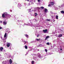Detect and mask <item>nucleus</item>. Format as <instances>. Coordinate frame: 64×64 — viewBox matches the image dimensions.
<instances>
[{
	"label": "nucleus",
	"mask_w": 64,
	"mask_h": 64,
	"mask_svg": "<svg viewBox=\"0 0 64 64\" xmlns=\"http://www.w3.org/2000/svg\"><path fill=\"white\" fill-rule=\"evenodd\" d=\"M8 15L7 12H4L2 14V17L4 18L5 17H6Z\"/></svg>",
	"instance_id": "obj_1"
},
{
	"label": "nucleus",
	"mask_w": 64,
	"mask_h": 64,
	"mask_svg": "<svg viewBox=\"0 0 64 64\" xmlns=\"http://www.w3.org/2000/svg\"><path fill=\"white\" fill-rule=\"evenodd\" d=\"M48 12V10L46 8L44 9V13H46L47 12Z\"/></svg>",
	"instance_id": "obj_2"
},
{
	"label": "nucleus",
	"mask_w": 64,
	"mask_h": 64,
	"mask_svg": "<svg viewBox=\"0 0 64 64\" xmlns=\"http://www.w3.org/2000/svg\"><path fill=\"white\" fill-rule=\"evenodd\" d=\"M7 22L4 21L3 22V24L4 25H6V24H7Z\"/></svg>",
	"instance_id": "obj_3"
},
{
	"label": "nucleus",
	"mask_w": 64,
	"mask_h": 64,
	"mask_svg": "<svg viewBox=\"0 0 64 64\" xmlns=\"http://www.w3.org/2000/svg\"><path fill=\"white\" fill-rule=\"evenodd\" d=\"M22 6V5H21V4H18V8H20V7H21Z\"/></svg>",
	"instance_id": "obj_4"
},
{
	"label": "nucleus",
	"mask_w": 64,
	"mask_h": 64,
	"mask_svg": "<svg viewBox=\"0 0 64 64\" xmlns=\"http://www.w3.org/2000/svg\"><path fill=\"white\" fill-rule=\"evenodd\" d=\"M47 31H48V30L47 29L44 30H43V32H44V33H46V32H47Z\"/></svg>",
	"instance_id": "obj_5"
},
{
	"label": "nucleus",
	"mask_w": 64,
	"mask_h": 64,
	"mask_svg": "<svg viewBox=\"0 0 64 64\" xmlns=\"http://www.w3.org/2000/svg\"><path fill=\"white\" fill-rule=\"evenodd\" d=\"M50 4L52 5V6H53V5H54V2H50Z\"/></svg>",
	"instance_id": "obj_6"
},
{
	"label": "nucleus",
	"mask_w": 64,
	"mask_h": 64,
	"mask_svg": "<svg viewBox=\"0 0 64 64\" xmlns=\"http://www.w3.org/2000/svg\"><path fill=\"white\" fill-rule=\"evenodd\" d=\"M10 43H8L7 44L6 46L8 47H9L10 46Z\"/></svg>",
	"instance_id": "obj_7"
},
{
	"label": "nucleus",
	"mask_w": 64,
	"mask_h": 64,
	"mask_svg": "<svg viewBox=\"0 0 64 64\" xmlns=\"http://www.w3.org/2000/svg\"><path fill=\"white\" fill-rule=\"evenodd\" d=\"M9 62L10 64H11L12 63V60L11 59H10Z\"/></svg>",
	"instance_id": "obj_8"
},
{
	"label": "nucleus",
	"mask_w": 64,
	"mask_h": 64,
	"mask_svg": "<svg viewBox=\"0 0 64 64\" xmlns=\"http://www.w3.org/2000/svg\"><path fill=\"white\" fill-rule=\"evenodd\" d=\"M62 36V34H60L58 36V37L59 38H60V37H61Z\"/></svg>",
	"instance_id": "obj_9"
},
{
	"label": "nucleus",
	"mask_w": 64,
	"mask_h": 64,
	"mask_svg": "<svg viewBox=\"0 0 64 64\" xmlns=\"http://www.w3.org/2000/svg\"><path fill=\"white\" fill-rule=\"evenodd\" d=\"M48 38H49V36H46V38L45 39V40H47V39H48Z\"/></svg>",
	"instance_id": "obj_10"
},
{
	"label": "nucleus",
	"mask_w": 64,
	"mask_h": 64,
	"mask_svg": "<svg viewBox=\"0 0 64 64\" xmlns=\"http://www.w3.org/2000/svg\"><path fill=\"white\" fill-rule=\"evenodd\" d=\"M3 48L2 47H1L0 48V50L1 51H2L3 50Z\"/></svg>",
	"instance_id": "obj_11"
},
{
	"label": "nucleus",
	"mask_w": 64,
	"mask_h": 64,
	"mask_svg": "<svg viewBox=\"0 0 64 64\" xmlns=\"http://www.w3.org/2000/svg\"><path fill=\"white\" fill-rule=\"evenodd\" d=\"M62 14H64V11L63 10H62L60 12Z\"/></svg>",
	"instance_id": "obj_12"
},
{
	"label": "nucleus",
	"mask_w": 64,
	"mask_h": 64,
	"mask_svg": "<svg viewBox=\"0 0 64 64\" xmlns=\"http://www.w3.org/2000/svg\"><path fill=\"white\" fill-rule=\"evenodd\" d=\"M40 38H39L38 39L37 38L36 39V40L37 41H40Z\"/></svg>",
	"instance_id": "obj_13"
},
{
	"label": "nucleus",
	"mask_w": 64,
	"mask_h": 64,
	"mask_svg": "<svg viewBox=\"0 0 64 64\" xmlns=\"http://www.w3.org/2000/svg\"><path fill=\"white\" fill-rule=\"evenodd\" d=\"M6 33H5V34L4 35V38H6Z\"/></svg>",
	"instance_id": "obj_14"
},
{
	"label": "nucleus",
	"mask_w": 64,
	"mask_h": 64,
	"mask_svg": "<svg viewBox=\"0 0 64 64\" xmlns=\"http://www.w3.org/2000/svg\"><path fill=\"white\" fill-rule=\"evenodd\" d=\"M25 48L26 49H27L28 48V47H27V46L26 45L25 46Z\"/></svg>",
	"instance_id": "obj_15"
},
{
	"label": "nucleus",
	"mask_w": 64,
	"mask_h": 64,
	"mask_svg": "<svg viewBox=\"0 0 64 64\" xmlns=\"http://www.w3.org/2000/svg\"><path fill=\"white\" fill-rule=\"evenodd\" d=\"M56 19H58V16L57 15H56Z\"/></svg>",
	"instance_id": "obj_16"
},
{
	"label": "nucleus",
	"mask_w": 64,
	"mask_h": 64,
	"mask_svg": "<svg viewBox=\"0 0 64 64\" xmlns=\"http://www.w3.org/2000/svg\"><path fill=\"white\" fill-rule=\"evenodd\" d=\"M25 36L26 37H27V38H28V35L27 34H25Z\"/></svg>",
	"instance_id": "obj_17"
},
{
	"label": "nucleus",
	"mask_w": 64,
	"mask_h": 64,
	"mask_svg": "<svg viewBox=\"0 0 64 64\" xmlns=\"http://www.w3.org/2000/svg\"><path fill=\"white\" fill-rule=\"evenodd\" d=\"M34 61H32V64H34Z\"/></svg>",
	"instance_id": "obj_18"
},
{
	"label": "nucleus",
	"mask_w": 64,
	"mask_h": 64,
	"mask_svg": "<svg viewBox=\"0 0 64 64\" xmlns=\"http://www.w3.org/2000/svg\"><path fill=\"white\" fill-rule=\"evenodd\" d=\"M40 8L42 9H44V7L43 6H41L40 7Z\"/></svg>",
	"instance_id": "obj_19"
},
{
	"label": "nucleus",
	"mask_w": 64,
	"mask_h": 64,
	"mask_svg": "<svg viewBox=\"0 0 64 64\" xmlns=\"http://www.w3.org/2000/svg\"><path fill=\"white\" fill-rule=\"evenodd\" d=\"M46 21H50V20H48V19H47L46 20Z\"/></svg>",
	"instance_id": "obj_20"
},
{
	"label": "nucleus",
	"mask_w": 64,
	"mask_h": 64,
	"mask_svg": "<svg viewBox=\"0 0 64 64\" xmlns=\"http://www.w3.org/2000/svg\"><path fill=\"white\" fill-rule=\"evenodd\" d=\"M47 45H50V44L49 42H47L46 44Z\"/></svg>",
	"instance_id": "obj_21"
},
{
	"label": "nucleus",
	"mask_w": 64,
	"mask_h": 64,
	"mask_svg": "<svg viewBox=\"0 0 64 64\" xmlns=\"http://www.w3.org/2000/svg\"><path fill=\"white\" fill-rule=\"evenodd\" d=\"M45 51H46V52H47V50H46V49H45Z\"/></svg>",
	"instance_id": "obj_22"
},
{
	"label": "nucleus",
	"mask_w": 64,
	"mask_h": 64,
	"mask_svg": "<svg viewBox=\"0 0 64 64\" xmlns=\"http://www.w3.org/2000/svg\"><path fill=\"white\" fill-rule=\"evenodd\" d=\"M50 6H51V4H49L48 5V7H50Z\"/></svg>",
	"instance_id": "obj_23"
},
{
	"label": "nucleus",
	"mask_w": 64,
	"mask_h": 64,
	"mask_svg": "<svg viewBox=\"0 0 64 64\" xmlns=\"http://www.w3.org/2000/svg\"><path fill=\"white\" fill-rule=\"evenodd\" d=\"M40 35V34H38L37 36V37H39V36Z\"/></svg>",
	"instance_id": "obj_24"
},
{
	"label": "nucleus",
	"mask_w": 64,
	"mask_h": 64,
	"mask_svg": "<svg viewBox=\"0 0 64 64\" xmlns=\"http://www.w3.org/2000/svg\"><path fill=\"white\" fill-rule=\"evenodd\" d=\"M38 0V2H40V0Z\"/></svg>",
	"instance_id": "obj_25"
},
{
	"label": "nucleus",
	"mask_w": 64,
	"mask_h": 64,
	"mask_svg": "<svg viewBox=\"0 0 64 64\" xmlns=\"http://www.w3.org/2000/svg\"><path fill=\"white\" fill-rule=\"evenodd\" d=\"M2 27H0V30L1 29H2Z\"/></svg>",
	"instance_id": "obj_26"
},
{
	"label": "nucleus",
	"mask_w": 64,
	"mask_h": 64,
	"mask_svg": "<svg viewBox=\"0 0 64 64\" xmlns=\"http://www.w3.org/2000/svg\"><path fill=\"white\" fill-rule=\"evenodd\" d=\"M24 44H26V41H24Z\"/></svg>",
	"instance_id": "obj_27"
},
{
	"label": "nucleus",
	"mask_w": 64,
	"mask_h": 64,
	"mask_svg": "<svg viewBox=\"0 0 64 64\" xmlns=\"http://www.w3.org/2000/svg\"><path fill=\"white\" fill-rule=\"evenodd\" d=\"M35 14L36 15H38V14H37V13H35Z\"/></svg>",
	"instance_id": "obj_28"
},
{
	"label": "nucleus",
	"mask_w": 64,
	"mask_h": 64,
	"mask_svg": "<svg viewBox=\"0 0 64 64\" xmlns=\"http://www.w3.org/2000/svg\"><path fill=\"white\" fill-rule=\"evenodd\" d=\"M38 9H40V8L38 7Z\"/></svg>",
	"instance_id": "obj_29"
},
{
	"label": "nucleus",
	"mask_w": 64,
	"mask_h": 64,
	"mask_svg": "<svg viewBox=\"0 0 64 64\" xmlns=\"http://www.w3.org/2000/svg\"><path fill=\"white\" fill-rule=\"evenodd\" d=\"M0 23H2V21H0Z\"/></svg>",
	"instance_id": "obj_30"
},
{
	"label": "nucleus",
	"mask_w": 64,
	"mask_h": 64,
	"mask_svg": "<svg viewBox=\"0 0 64 64\" xmlns=\"http://www.w3.org/2000/svg\"><path fill=\"white\" fill-rule=\"evenodd\" d=\"M27 1H29V0H27Z\"/></svg>",
	"instance_id": "obj_31"
},
{
	"label": "nucleus",
	"mask_w": 64,
	"mask_h": 64,
	"mask_svg": "<svg viewBox=\"0 0 64 64\" xmlns=\"http://www.w3.org/2000/svg\"><path fill=\"white\" fill-rule=\"evenodd\" d=\"M61 51H62V49H60Z\"/></svg>",
	"instance_id": "obj_32"
},
{
	"label": "nucleus",
	"mask_w": 64,
	"mask_h": 64,
	"mask_svg": "<svg viewBox=\"0 0 64 64\" xmlns=\"http://www.w3.org/2000/svg\"><path fill=\"white\" fill-rule=\"evenodd\" d=\"M35 16H37V15H35Z\"/></svg>",
	"instance_id": "obj_33"
},
{
	"label": "nucleus",
	"mask_w": 64,
	"mask_h": 64,
	"mask_svg": "<svg viewBox=\"0 0 64 64\" xmlns=\"http://www.w3.org/2000/svg\"><path fill=\"white\" fill-rule=\"evenodd\" d=\"M31 11H30V10H29V12H31Z\"/></svg>",
	"instance_id": "obj_34"
},
{
	"label": "nucleus",
	"mask_w": 64,
	"mask_h": 64,
	"mask_svg": "<svg viewBox=\"0 0 64 64\" xmlns=\"http://www.w3.org/2000/svg\"><path fill=\"white\" fill-rule=\"evenodd\" d=\"M38 57H39V56H38Z\"/></svg>",
	"instance_id": "obj_35"
}]
</instances>
